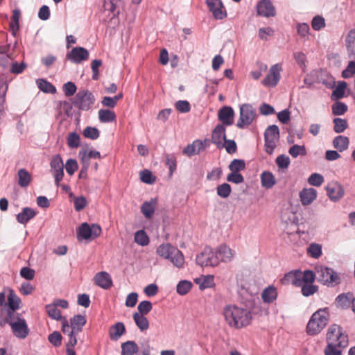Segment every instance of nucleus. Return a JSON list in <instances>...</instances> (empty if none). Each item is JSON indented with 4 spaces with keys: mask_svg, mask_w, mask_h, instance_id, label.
I'll return each instance as SVG.
<instances>
[{
    "mask_svg": "<svg viewBox=\"0 0 355 355\" xmlns=\"http://www.w3.org/2000/svg\"><path fill=\"white\" fill-rule=\"evenodd\" d=\"M332 113L334 115H343L347 110V106L343 102L337 101L331 106Z\"/></svg>",
    "mask_w": 355,
    "mask_h": 355,
    "instance_id": "nucleus-46",
    "label": "nucleus"
},
{
    "mask_svg": "<svg viewBox=\"0 0 355 355\" xmlns=\"http://www.w3.org/2000/svg\"><path fill=\"white\" fill-rule=\"evenodd\" d=\"M329 317V314L327 308L315 311L307 324V334L311 336L318 334L327 326Z\"/></svg>",
    "mask_w": 355,
    "mask_h": 355,
    "instance_id": "nucleus-5",
    "label": "nucleus"
},
{
    "mask_svg": "<svg viewBox=\"0 0 355 355\" xmlns=\"http://www.w3.org/2000/svg\"><path fill=\"white\" fill-rule=\"evenodd\" d=\"M218 116L223 124L230 125L234 122V112L231 107L225 106L220 109Z\"/></svg>",
    "mask_w": 355,
    "mask_h": 355,
    "instance_id": "nucleus-27",
    "label": "nucleus"
},
{
    "mask_svg": "<svg viewBox=\"0 0 355 355\" xmlns=\"http://www.w3.org/2000/svg\"><path fill=\"white\" fill-rule=\"evenodd\" d=\"M352 300L353 296L350 293L340 294L336 297L337 302L342 306H347Z\"/></svg>",
    "mask_w": 355,
    "mask_h": 355,
    "instance_id": "nucleus-57",
    "label": "nucleus"
},
{
    "mask_svg": "<svg viewBox=\"0 0 355 355\" xmlns=\"http://www.w3.org/2000/svg\"><path fill=\"white\" fill-rule=\"evenodd\" d=\"M293 56L299 67L304 71L306 62V55L302 51H296L293 53Z\"/></svg>",
    "mask_w": 355,
    "mask_h": 355,
    "instance_id": "nucleus-49",
    "label": "nucleus"
},
{
    "mask_svg": "<svg viewBox=\"0 0 355 355\" xmlns=\"http://www.w3.org/2000/svg\"><path fill=\"white\" fill-rule=\"evenodd\" d=\"M206 4L215 19L220 20L227 17V12L221 0H206Z\"/></svg>",
    "mask_w": 355,
    "mask_h": 355,
    "instance_id": "nucleus-19",
    "label": "nucleus"
},
{
    "mask_svg": "<svg viewBox=\"0 0 355 355\" xmlns=\"http://www.w3.org/2000/svg\"><path fill=\"white\" fill-rule=\"evenodd\" d=\"M325 19L321 15L315 16L311 21V26L313 30L318 31L325 27Z\"/></svg>",
    "mask_w": 355,
    "mask_h": 355,
    "instance_id": "nucleus-51",
    "label": "nucleus"
},
{
    "mask_svg": "<svg viewBox=\"0 0 355 355\" xmlns=\"http://www.w3.org/2000/svg\"><path fill=\"white\" fill-rule=\"evenodd\" d=\"M217 194L223 198H227L231 193V187L227 183L220 184L216 188Z\"/></svg>",
    "mask_w": 355,
    "mask_h": 355,
    "instance_id": "nucleus-45",
    "label": "nucleus"
},
{
    "mask_svg": "<svg viewBox=\"0 0 355 355\" xmlns=\"http://www.w3.org/2000/svg\"><path fill=\"white\" fill-rule=\"evenodd\" d=\"M101 227L97 224L83 223L79 227L78 234L83 239H95L101 233Z\"/></svg>",
    "mask_w": 355,
    "mask_h": 355,
    "instance_id": "nucleus-15",
    "label": "nucleus"
},
{
    "mask_svg": "<svg viewBox=\"0 0 355 355\" xmlns=\"http://www.w3.org/2000/svg\"><path fill=\"white\" fill-rule=\"evenodd\" d=\"M98 114V119L101 123H110L116 120L114 112L109 109H101Z\"/></svg>",
    "mask_w": 355,
    "mask_h": 355,
    "instance_id": "nucleus-35",
    "label": "nucleus"
},
{
    "mask_svg": "<svg viewBox=\"0 0 355 355\" xmlns=\"http://www.w3.org/2000/svg\"><path fill=\"white\" fill-rule=\"evenodd\" d=\"M192 284L187 280L180 281L177 285V293L181 295L187 294L191 288Z\"/></svg>",
    "mask_w": 355,
    "mask_h": 355,
    "instance_id": "nucleus-50",
    "label": "nucleus"
},
{
    "mask_svg": "<svg viewBox=\"0 0 355 355\" xmlns=\"http://www.w3.org/2000/svg\"><path fill=\"white\" fill-rule=\"evenodd\" d=\"M64 167H65L67 173L69 175H73L74 173L76 171V170L78 168V162L74 159H69L65 165H64Z\"/></svg>",
    "mask_w": 355,
    "mask_h": 355,
    "instance_id": "nucleus-56",
    "label": "nucleus"
},
{
    "mask_svg": "<svg viewBox=\"0 0 355 355\" xmlns=\"http://www.w3.org/2000/svg\"><path fill=\"white\" fill-rule=\"evenodd\" d=\"M125 331V327L123 322H119L112 326L109 331L110 337L112 340H118Z\"/></svg>",
    "mask_w": 355,
    "mask_h": 355,
    "instance_id": "nucleus-31",
    "label": "nucleus"
},
{
    "mask_svg": "<svg viewBox=\"0 0 355 355\" xmlns=\"http://www.w3.org/2000/svg\"><path fill=\"white\" fill-rule=\"evenodd\" d=\"M85 137L96 139L99 137V131L96 128L88 126L85 128L83 132Z\"/></svg>",
    "mask_w": 355,
    "mask_h": 355,
    "instance_id": "nucleus-54",
    "label": "nucleus"
},
{
    "mask_svg": "<svg viewBox=\"0 0 355 355\" xmlns=\"http://www.w3.org/2000/svg\"><path fill=\"white\" fill-rule=\"evenodd\" d=\"M207 146L206 141L196 140L191 144L187 145L183 150V153L191 157L199 154Z\"/></svg>",
    "mask_w": 355,
    "mask_h": 355,
    "instance_id": "nucleus-23",
    "label": "nucleus"
},
{
    "mask_svg": "<svg viewBox=\"0 0 355 355\" xmlns=\"http://www.w3.org/2000/svg\"><path fill=\"white\" fill-rule=\"evenodd\" d=\"M121 355H150V347L147 342L141 352H139L138 345L132 340L121 343Z\"/></svg>",
    "mask_w": 355,
    "mask_h": 355,
    "instance_id": "nucleus-13",
    "label": "nucleus"
},
{
    "mask_svg": "<svg viewBox=\"0 0 355 355\" xmlns=\"http://www.w3.org/2000/svg\"><path fill=\"white\" fill-rule=\"evenodd\" d=\"M49 341L55 347H59L62 344V336L58 331H53L49 336Z\"/></svg>",
    "mask_w": 355,
    "mask_h": 355,
    "instance_id": "nucleus-63",
    "label": "nucleus"
},
{
    "mask_svg": "<svg viewBox=\"0 0 355 355\" xmlns=\"http://www.w3.org/2000/svg\"><path fill=\"white\" fill-rule=\"evenodd\" d=\"M277 292L274 286L266 288L261 293L262 300L266 303L273 302L277 299Z\"/></svg>",
    "mask_w": 355,
    "mask_h": 355,
    "instance_id": "nucleus-34",
    "label": "nucleus"
},
{
    "mask_svg": "<svg viewBox=\"0 0 355 355\" xmlns=\"http://www.w3.org/2000/svg\"><path fill=\"white\" fill-rule=\"evenodd\" d=\"M134 241L137 244L141 246H146L150 242L149 237L144 230L136 232L135 233Z\"/></svg>",
    "mask_w": 355,
    "mask_h": 355,
    "instance_id": "nucleus-40",
    "label": "nucleus"
},
{
    "mask_svg": "<svg viewBox=\"0 0 355 355\" xmlns=\"http://www.w3.org/2000/svg\"><path fill=\"white\" fill-rule=\"evenodd\" d=\"M327 342L325 355H342V349L348 345V336L340 326L332 324L327 333Z\"/></svg>",
    "mask_w": 355,
    "mask_h": 355,
    "instance_id": "nucleus-2",
    "label": "nucleus"
},
{
    "mask_svg": "<svg viewBox=\"0 0 355 355\" xmlns=\"http://www.w3.org/2000/svg\"><path fill=\"white\" fill-rule=\"evenodd\" d=\"M8 303L10 309L12 311L20 309L21 300L12 290L9 291Z\"/></svg>",
    "mask_w": 355,
    "mask_h": 355,
    "instance_id": "nucleus-38",
    "label": "nucleus"
},
{
    "mask_svg": "<svg viewBox=\"0 0 355 355\" xmlns=\"http://www.w3.org/2000/svg\"><path fill=\"white\" fill-rule=\"evenodd\" d=\"M276 164L279 169H287L290 165V158L286 155H279L275 160Z\"/></svg>",
    "mask_w": 355,
    "mask_h": 355,
    "instance_id": "nucleus-53",
    "label": "nucleus"
},
{
    "mask_svg": "<svg viewBox=\"0 0 355 355\" xmlns=\"http://www.w3.org/2000/svg\"><path fill=\"white\" fill-rule=\"evenodd\" d=\"M260 178L262 187L266 189H270L276 184L275 176L270 171H263Z\"/></svg>",
    "mask_w": 355,
    "mask_h": 355,
    "instance_id": "nucleus-33",
    "label": "nucleus"
},
{
    "mask_svg": "<svg viewBox=\"0 0 355 355\" xmlns=\"http://www.w3.org/2000/svg\"><path fill=\"white\" fill-rule=\"evenodd\" d=\"M156 253L162 259L170 261L178 268H182L184 265V257L182 252L168 243L159 245L157 248Z\"/></svg>",
    "mask_w": 355,
    "mask_h": 355,
    "instance_id": "nucleus-3",
    "label": "nucleus"
},
{
    "mask_svg": "<svg viewBox=\"0 0 355 355\" xmlns=\"http://www.w3.org/2000/svg\"><path fill=\"white\" fill-rule=\"evenodd\" d=\"M257 15L264 17H271L276 15L275 7L270 0H261L256 6Z\"/></svg>",
    "mask_w": 355,
    "mask_h": 355,
    "instance_id": "nucleus-20",
    "label": "nucleus"
},
{
    "mask_svg": "<svg viewBox=\"0 0 355 355\" xmlns=\"http://www.w3.org/2000/svg\"><path fill=\"white\" fill-rule=\"evenodd\" d=\"M211 139L218 148L224 146V142L226 141L225 128L223 125H217L212 133Z\"/></svg>",
    "mask_w": 355,
    "mask_h": 355,
    "instance_id": "nucleus-25",
    "label": "nucleus"
},
{
    "mask_svg": "<svg viewBox=\"0 0 355 355\" xmlns=\"http://www.w3.org/2000/svg\"><path fill=\"white\" fill-rule=\"evenodd\" d=\"M324 182V178L319 173H313L308 179L309 184L315 187L320 186Z\"/></svg>",
    "mask_w": 355,
    "mask_h": 355,
    "instance_id": "nucleus-58",
    "label": "nucleus"
},
{
    "mask_svg": "<svg viewBox=\"0 0 355 355\" xmlns=\"http://www.w3.org/2000/svg\"><path fill=\"white\" fill-rule=\"evenodd\" d=\"M141 313H133V320L141 331H146L149 328V321L147 318Z\"/></svg>",
    "mask_w": 355,
    "mask_h": 355,
    "instance_id": "nucleus-30",
    "label": "nucleus"
},
{
    "mask_svg": "<svg viewBox=\"0 0 355 355\" xmlns=\"http://www.w3.org/2000/svg\"><path fill=\"white\" fill-rule=\"evenodd\" d=\"M36 216V211L30 208L24 207L22 211L17 215V220L21 224H26L31 219Z\"/></svg>",
    "mask_w": 355,
    "mask_h": 355,
    "instance_id": "nucleus-28",
    "label": "nucleus"
},
{
    "mask_svg": "<svg viewBox=\"0 0 355 355\" xmlns=\"http://www.w3.org/2000/svg\"><path fill=\"white\" fill-rule=\"evenodd\" d=\"M157 205V200L155 199H151L150 201H146L143 203L141 207V211L144 216L150 218L153 216Z\"/></svg>",
    "mask_w": 355,
    "mask_h": 355,
    "instance_id": "nucleus-29",
    "label": "nucleus"
},
{
    "mask_svg": "<svg viewBox=\"0 0 355 355\" xmlns=\"http://www.w3.org/2000/svg\"><path fill=\"white\" fill-rule=\"evenodd\" d=\"M300 198L302 205H311L317 198V191L313 188H304L300 192Z\"/></svg>",
    "mask_w": 355,
    "mask_h": 355,
    "instance_id": "nucleus-26",
    "label": "nucleus"
},
{
    "mask_svg": "<svg viewBox=\"0 0 355 355\" xmlns=\"http://www.w3.org/2000/svg\"><path fill=\"white\" fill-rule=\"evenodd\" d=\"M218 262L230 263L232 262L236 255V251L234 248H230L227 244H220L216 249Z\"/></svg>",
    "mask_w": 355,
    "mask_h": 355,
    "instance_id": "nucleus-16",
    "label": "nucleus"
},
{
    "mask_svg": "<svg viewBox=\"0 0 355 355\" xmlns=\"http://www.w3.org/2000/svg\"><path fill=\"white\" fill-rule=\"evenodd\" d=\"M18 184L21 187H26L31 181V175L28 171L21 168L18 171Z\"/></svg>",
    "mask_w": 355,
    "mask_h": 355,
    "instance_id": "nucleus-37",
    "label": "nucleus"
},
{
    "mask_svg": "<svg viewBox=\"0 0 355 355\" xmlns=\"http://www.w3.org/2000/svg\"><path fill=\"white\" fill-rule=\"evenodd\" d=\"M289 154L294 158L299 155H306V150L304 145H293L288 150Z\"/></svg>",
    "mask_w": 355,
    "mask_h": 355,
    "instance_id": "nucleus-48",
    "label": "nucleus"
},
{
    "mask_svg": "<svg viewBox=\"0 0 355 355\" xmlns=\"http://www.w3.org/2000/svg\"><path fill=\"white\" fill-rule=\"evenodd\" d=\"M334 130L337 133H341L347 129L348 124L345 119L340 118H336L334 119Z\"/></svg>",
    "mask_w": 355,
    "mask_h": 355,
    "instance_id": "nucleus-52",
    "label": "nucleus"
},
{
    "mask_svg": "<svg viewBox=\"0 0 355 355\" xmlns=\"http://www.w3.org/2000/svg\"><path fill=\"white\" fill-rule=\"evenodd\" d=\"M325 189L328 197L333 202L339 201L345 195L343 187L336 181L329 182Z\"/></svg>",
    "mask_w": 355,
    "mask_h": 355,
    "instance_id": "nucleus-18",
    "label": "nucleus"
},
{
    "mask_svg": "<svg viewBox=\"0 0 355 355\" xmlns=\"http://www.w3.org/2000/svg\"><path fill=\"white\" fill-rule=\"evenodd\" d=\"M266 151L272 154L277 146L279 139V130L277 125H271L268 126L264 133Z\"/></svg>",
    "mask_w": 355,
    "mask_h": 355,
    "instance_id": "nucleus-9",
    "label": "nucleus"
},
{
    "mask_svg": "<svg viewBox=\"0 0 355 355\" xmlns=\"http://www.w3.org/2000/svg\"><path fill=\"white\" fill-rule=\"evenodd\" d=\"M245 162L241 159H234L229 165V168L232 172H239L245 168Z\"/></svg>",
    "mask_w": 355,
    "mask_h": 355,
    "instance_id": "nucleus-61",
    "label": "nucleus"
},
{
    "mask_svg": "<svg viewBox=\"0 0 355 355\" xmlns=\"http://www.w3.org/2000/svg\"><path fill=\"white\" fill-rule=\"evenodd\" d=\"M67 143L70 148H76L80 145V137L75 132H70L67 137Z\"/></svg>",
    "mask_w": 355,
    "mask_h": 355,
    "instance_id": "nucleus-42",
    "label": "nucleus"
},
{
    "mask_svg": "<svg viewBox=\"0 0 355 355\" xmlns=\"http://www.w3.org/2000/svg\"><path fill=\"white\" fill-rule=\"evenodd\" d=\"M8 324L17 338L24 339L28 336L29 329L26 322L24 318L19 317L18 314L16 316L10 317Z\"/></svg>",
    "mask_w": 355,
    "mask_h": 355,
    "instance_id": "nucleus-10",
    "label": "nucleus"
},
{
    "mask_svg": "<svg viewBox=\"0 0 355 355\" xmlns=\"http://www.w3.org/2000/svg\"><path fill=\"white\" fill-rule=\"evenodd\" d=\"M175 108L182 113L189 112L191 110V106L187 101H178L175 104Z\"/></svg>",
    "mask_w": 355,
    "mask_h": 355,
    "instance_id": "nucleus-64",
    "label": "nucleus"
},
{
    "mask_svg": "<svg viewBox=\"0 0 355 355\" xmlns=\"http://www.w3.org/2000/svg\"><path fill=\"white\" fill-rule=\"evenodd\" d=\"M37 85L39 89L44 92L54 94L56 92L55 87L44 79H38Z\"/></svg>",
    "mask_w": 355,
    "mask_h": 355,
    "instance_id": "nucleus-43",
    "label": "nucleus"
},
{
    "mask_svg": "<svg viewBox=\"0 0 355 355\" xmlns=\"http://www.w3.org/2000/svg\"><path fill=\"white\" fill-rule=\"evenodd\" d=\"M256 118V111L250 104H243L240 107V116L236 126L244 128L250 125Z\"/></svg>",
    "mask_w": 355,
    "mask_h": 355,
    "instance_id": "nucleus-12",
    "label": "nucleus"
},
{
    "mask_svg": "<svg viewBox=\"0 0 355 355\" xmlns=\"http://www.w3.org/2000/svg\"><path fill=\"white\" fill-rule=\"evenodd\" d=\"M50 171L55 179V184L60 186L64 176V163L61 156L58 154L53 155L50 162Z\"/></svg>",
    "mask_w": 355,
    "mask_h": 355,
    "instance_id": "nucleus-14",
    "label": "nucleus"
},
{
    "mask_svg": "<svg viewBox=\"0 0 355 355\" xmlns=\"http://www.w3.org/2000/svg\"><path fill=\"white\" fill-rule=\"evenodd\" d=\"M86 324V318L84 315H76L71 318L70 324L66 318L62 319V331L69 336V345L77 344L76 334L80 332Z\"/></svg>",
    "mask_w": 355,
    "mask_h": 355,
    "instance_id": "nucleus-4",
    "label": "nucleus"
},
{
    "mask_svg": "<svg viewBox=\"0 0 355 355\" xmlns=\"http://www.w3.org/2000/svg\"><path fill=\"white\" fill-rule=\"evenodd\" d=\"M315 280V274L311 270L292 271L287 273L282 279L284 284H291L297 287H302L306 283H313Z\"/></svg>",
    "mask_w": 355,
    "mask_h": 355,
    "instance_id": "nucleus-6",
    "label": "nucleus"
},
{
    "mask_svg": "<svg viewBox=\"0 0 355 355\" xmlns=\"http://www.w3.org/2000/svg\"><path fill=\"white\" fill-rule=\"evenodd\" d=\"M78 157L82 165H90L91 159H101L100 152L95 150L83 149L78 153Z\"/></svg>",
    "mask_w": 355,
    "mask_h": 355,
    "instance_id": "nucleus-24",
    "label": "nucleus"
},
{
    "mask_svg": "<svg viewBox=\"0 0 355 355\" xmlns=\"http://www.w3.org/2000/svg\"><path fill=\"white\" fill-rule=\"evenodd\" d=\"M297 34L302 38L306 40L310 34V28L306 23H299L296 26Z\"/></svg>",
    "mask_w": 355,
    "mask_h": 355,
    "instance_id": "nucleus-47",
    "label": "nucleus"
},
{
    "mask_svg": "<svg viewBox=\"0 0 355 355\" xmlns=\"http://www.w3.org/2000/svg\"><path fill=\"white\" fill-rule=\"evenodd\" d=\"M307 252L313 258L318 259L322 255V245L318 243H311L307 248Z\"/></svg>",
    "mask_w": 355,
    "mask_h": 355,
    "instance_id": "nucleus-44",
    "label": "nucleus"
},
{
    "mask_svg": "<svg viewBox=\"0 0 355 355\" xmlns=\"http://www.w3.org/2000/svg\"><path fill=\"white\" fill-rule=\"evenodd\" d=\"M355 73V62L350 61L347 67L343 71L342 76L344 78H349L354 76Z\"/></svg>",
    "mask_w": 355,
    "mask_h": 355,
    "instance_id": "nucleus-62",
    "label": "nucleus"
},
{
    "mask_svg": "<svg viewBox=\"0 0 355 355\" xmlns=\"http://www.w3.org/2000/svg\"><path fill=\"white\" fill-rule=\"evenodd\" d=\"M301 288L302 295L306 297L313 295L318 290V287L313 285V283H306Z\"/></svg>",
    "mask_w": 355,
    "mask_h": 355,
    "instance_id": "nucleus-60",
    "label": "nucleus"
},
{
    "mask_svg": "<svg viewBox=\"0 0 355 355\" xmlns=\"http://www.w3.org/2000/svg\"><path fill=\"white\" fill-rule=\"evenodd\" d=\"M46 311L50 318L53 320H61V322H62V319L64 318L62 317L60 311L54 303L47 304L46 306Z\"/></svg>",
    "mask_w": 355,
    "mask_h": 355,
    "instance_id": "nucleus-39",
    "label": "nucleus"
},
{
    "mask_svg": "<svg viewBox=\"0 0 355 355\" xmlns=\"http://www.w3.org/2000/svg\"><path fill=\"white\" fill-rule=\"evenodd\" d=\"M223 315L227 324L235 329L247 327L252 319L249 309L234 304L226 305L223 308Z\"/></svg>",
    "mask_w": 355,
    "mask_h": 355,
    "instance_id": "nucleus-1",
    "label": "nucleus"
},
{
    "mask_svg": "<svg viewBox=\"0 0 355 355\" xmlns=\"http://www.w3.org/2000/svg\"><path fill=\"white\" fill-rule=\"evenodd\" d=\"M141 180L146 184H153L155 181V178L149 170H144L140 172Z\"/></svg>",
    "mask_w": 355,
    "mask_h": 355,
    "instance_id": "nucleus-59",
    "label": "nucleus"
},
{
    "mask_svg": "<svg viewBox=\"0 0 355 355\" xmlns=\"http://www.w3.org/2000/svg\"><path fill=\"white\" fill-rule=\"evenodd\" d=\"M95 98L88 90H80L76 95L73 104L80 110H89L94 104Z\"/></svg>",
    "mask_w": 355,
    "mask_h": 355,
    "instance_id": "nucleus-8",
    "label": "nucleus"
},
{
    "mask_svg": "<svg viewBox=\"0 0 355 355\" xmlns=\"http://www.w3.org/2000/svg\"><path fill=\"white\" fill-rule=\"evenodd\" d=\"M194 282L199 286L200 290L211 288L214 285V276L202 275L194 279Z\"/></svg>",
    "mask_w": 355,
    "mask_h": 355,
    "instance_id": "nucleus-32",
    "label": "nucleus"
},
{
    "mask_svg": "<svg viewBox=\"0 0 355 355\" xmlns=\"http://www.w3.org/2000/svg\"><path fill=\"white\" fill-rule=\"evenodd\" d=\"M315 279L324 285L334 286L340 283L338 275L332 269L324 266L315 267Z\"/></svg>",
    "mask_w": 355,
    "mask_h": 355,
    "instance_id": "nucleus-7",
    "label": "nucleus"
},
{
    "mask_svg": "<svg viewBox=\"0 0 355 355\" xmlns=\"http://www.w3.org/2000/svg\"><path fill=\"white\" fill-rule=\"evenodd\" d=\"M67 58L74 63H80L89 58V53L83 47H74L67 53Z\"/></svg>",
    "mask_w": 355,
    "mask_h": 355,
    "instance_id": "nucleus-21",
    "label": "nucleus"
},
{
    "mask_svg": "<svg viewBox=\"0 0 355 355\" xmlns=\"http://www.w3.org/2000/svg\"><path fill=\"white\" fill-rule=\"evenodd\" d=\"M152 308L153 305L150 301H141L137 306L138 312L137 313L146 315L152 310Z\"/></svg>",
    "mask_w": 355,
    "mask_h": 355,
    "instance_id": "nucleus-55",
    "label": "nucleus"
},
{
    "mask_svg": "<svg viewBox=\"0 0 355 355\" xmlns=\"http://www.w3.org/2000/svg\"><path fill=\"white\" fill-rule=\"evenodd\" d=\"M282 70V65L279 64H275L271 66V67L269 69L268 74L262 80L261 83L266 87H275L280 80V73Z\"/></svg>",
    "mask_w": 355,
    "mask_h": 355,
    "instance_id": "nucleus-17",
    "label": "nucleus"
},
{
    "mask_svg": "<svg viewBox=\"0 0 355 355\" xmlns=\"http://www.w3.org/2000/svg\"><path fill=\"white\" fill-rule=\"evenodd\" d=\"M349 139L345 136H337L333 140V146L340 152L347 150L349 147Z\"/></svg>",
    "mask_w": 355,
    "mask_h": 355,
    "instance_id": "nucleus-36",
    "label": "nucleus"
},
{
    "mask_svg": "<svg viewBox=\"0 0 355 355\" xmlns=\"http://www.w3.org/2000/svg\"><path fill=\"white\" fill-rule=\"evenodd\" d=\"M347 83L345 81L338 82V85L334 89L331 98L337 100L341 98L345 95V92L347 87Z\"/></svg>",
    "mask_w": 355,
    "mask_h": 355,
    "instance_id": "nucleus-41",
    "label": "nucleus"
},
{
    "mask_svg": "<svg viewBox=\"0 0 355 355\" xmlns=\"http://www.w3.org/2000/svg\"><path fill=\"white\" fill-rule=\"evenodd\" d=\"M196 262L202 267L217 266L219 262L216 250H213L209 247L205 248L203 251L197 256Z\"/></svg>",
    "mask_w": 355,
    "mask_h": 355,
    "instance_id": "nucleus-11",
    "label": "nucleus"
},
{
    "mask_svg": "<svg viewBox=\"0 0 355 355\" xmlns=\"http://www.w3.org/2000/svg\"><path fill=\"white\" fill-rule=\"evenodd\" d=\"M94 283L103 289H108L112 286V279L109 273L105 271L97 272L94 277Z\"/></svg>",
    "mask_w": 355,
    "mask_h": 355,
    "instance_id": "nucleus-22",
    "label": "nucleus"
}]
</instances>
